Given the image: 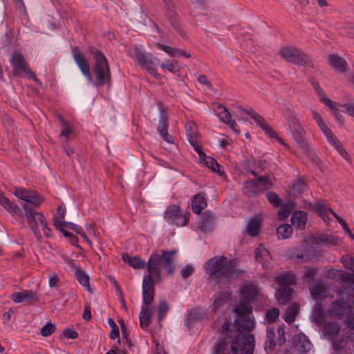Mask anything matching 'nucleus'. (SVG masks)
I'll use <instances>...</instances> for the list:
<instances>
[{
	"instance_id": "f257e3e1",
	"label": "nucleus",
	"mask_w": 354,
	"mask_h": 354,
	"mask_svg": "<svg viewBox=\"0 0 354 354\" xmlns=\"http://www.w3.org/2000/svg\"><path fill=\"white\" fill-rule=\"evenodd\" d=\"M89 52L94 60L92 66L94 77L91 75L90 64L80 49L77 46L72 49L73 57L88 82L95 87H102L111 80V71L107 59L96 47L90 46Z\"/></svg>"
},
{
	"instance_id": "f03ea898",
	"label": "nucleus",
	"mask_w": 354,
	"mask_h": 354,
	"mask_svg": "<svg viewBox=\"0 0 354 354\" xmlns=\"http://www.w3.org/2000/svg\"><path fill=\"white\" fill-rule=\"evenodd\" d=\"M204 268L209 278H215L220 281L239 277L241 274V272L236 269L232 261L224 256L209 259L204 263Z\"/></svg>"
},
{
	"instance_id": "7ed1b4c3",
	"label": "nucleus",
	"mask_w": 354,
	"mask_h": 354,
	"mask_svg": "<svg viewBox=\"0 0 354 354\" xmlns=\"http://www.w3.org/2000/svg\"><path fill=\"white\" fill-rule=\"evenodd\" d=\"M160 255L153 253L147 263L148 274L144 276L142 286V296L147 302H153L154 299V284L160 279Z\"/></svg>"
},
{
	"instance_id": "20e7f679",
	"label": "nucleus",
	"mask_w": 354,
	"mask_h": 354,
	"mask_svg": "<svg viewBox=\"0 0 354 354\" xmlns=\"http://www.w3.org/2000/svg\"><path fill=\"white\" fill-rule=\"evenodd\" d=\"M127 52L136 64L147 70L154 77L157 78L159 77V73L157 72L155 66L159 64L160 60L157 57H153L151 54L146 53L142 46H129Z\"/></svg>"
},
{
	"instance_id": "39448f33",
	"label": "nucleus",
	"mask_w": 354,
	"mask_h": 354,
	"mask_svg": "<svg viewBox=\"0 0 354 354\" xmlns=\"http://www.w3.org/2000/svg\"><path fill=\"white\" fill-rule=\"evenodd\" d=\"M349 309L348 302L343 301L333 303L328 311H324L321 304H317L314 307L313 317L315 322L321 324L326 322L328 316L340 317L344 313H347Z\"/></svg>"
},
{
	"instance_id": "423d86ee",
	"label": "nucleus",
	"mask_w": 354,
	"mask_h": 354,
	"mask_svg": "<svg viewBox=\"0 0 354 354\" xmlns=\"http://www.w3.org/2000/svg\"><path fill=\"white\" fill-rule=\"evenodd\" d=\"M24 209L29 227L35 236L39 239L41 238V230L46 236H49L50 231L47 226L43 214L36 212L32 208H27L26 206H24ZM23 216H24V214Z\"/></svg>"
},
{
	"instance_id": "0eeeda50",
	"label": "nucleus",
	"mask_w": 354,
	"mask_h": 354,
	"mask_svg": "<svg viewBox=\"0 0 354 354\" xmlns=\"http://www.w3.org/2000/svg\"><path fill=\"white\" fill-rule=\"evenodd\" d=\"M254 346L252 335L239 333L231 342V352L232 354H252Z\"/></svg>"
},
{
	"instance_id": "6e6552de",
	"label": "nucleus",
	"mask_w": 354,
	"mask_h": 354,
	"mask_svg": "<svg viewBox=\"0 0 354 354\" xmlns=\"http://www.w3.org/2000/svg\"><path fill=\"white\" fill-rule=\"evenodd\" d=\"M319 245L318 239L310 236L301 245V249L292 248L289 251L288 255L291 259L306 261L313 258L315 249Z\"/></svg>"
},
{
	"instance_id": "1a4fd4ad",
	"label": "nucleus",
	"mask_w": 354,
	"mask_h": 354,
	"mask_svg": "<svg viewBox=\"0 0 354 354\" xmlns=\"http://www.w3.org/2000/svg\"><path fill=\"white\" fill-rule=\"evenodd\" d=\"M279 53L288 62L298 65L313 66L308 56L297 48L283 47L281 48Z\"/></svg>"
},
{
	"instance_id": "9d476101",
	"label": "nucleus",
	"mask_w": 354,
	"mask_h": 354,
	"mask_svg": "<svg viewBox=\"0 0 354 354\" xmlns=\"http://www.w3.org/2000/svg\"><path fill=\"white\" fill-rule=\"evenodd\" d=\"M165 220L176 227L185 226L188 223V216L185 212L179 209L176 205L168 206L164 214Z\"/></svg>"
},
{
	"instance_id": "9b49d317",
	"label": "nucleus",
	"mask_w": 354,
	"mask_h": 354,
	"mask_svg": "<svg viewBox=\"0 0 354 354\" xmlns=\"http://www.w3.org/2000/svg\"><path fill=\"white\" fill-rule=\"evenodd\" d=\"M14 195L34 207H39L44 201L37 192L23 187H16Z\"/></svg>"
},
{
	"instance_id": "f8f14e48",
	"label": "nucleus",
	"mask_w": 354,
	"mask_h": 354,
	"mask_svg": "<svg viewBox=\"0 0 354 354\" xmlns=\"http://www.w3.org/2000/svg\"><path fill=\"white\" fill-rule=\"evenodd\" d=\"M313 86L317 92V94L319 98V100L322 102H323L324 104H326L327 106L330 107L333 110V113L335 116L337 120L339 122L342 123L343 122V117L339 113V112L337 108V104L326 96L325 92L323 91V89L319 86V85L317 83H315L313 84Z\"/></svg>"
},
{
	"instance_id": "ddd939ff",
	"label": "nucleus",
	"mask_w": 354,
	"mask_h": 354,
	"mask_svg": "<svg viewBox=\"0 0 354 354\" xmlns=\"http://www.w3.org/2000/svg\"><path fill=\"white\" fill-rule=\"evenodd\" d=\"M293 348L297 354L308 352L312 348V344L308 337L304 334L295 335L292 338Z\"/></svg>"
},
{
	"instance_id": "4468645a",
	"label": "nucleus",
	"mask_w": 354,
	"mask_h": 354,
	"mask_svg": "<svg viewBox=\"0 0 354 354\" xmlns=\"http://www.w3.org/2000/svg\"><path fill=\"white\" fill-rule=\"evenodd\" d=\"M10 64L13 68L15 75H19L22 73L28 71V65L24 59V56L17 52H15L10 60Z\"/></svg>"
},
{
	"instance_id": "2eb2a0df",
	"label": "nucleus",
	"mask_w": 354,
	"mask_h": 354,
	"mask_svg": "<svg viewBox=\"0 0 354 354\" xmlns=\"http://www.w3.org/2000/svg\"><path fill=\"white\" fill-rule=\"evenodd\" d=\"M10 297L15 303L38 300V295L33 290H25L21 292H14Z\"/></svg>"
},
{
	"instance_id": "dca6fc26",
	"label": "nucleus",
	"mask_w": 354,
	"mask_h": 354,
	"mask_svg": "<svg viewBox=\"0 0 354 354\" xmlns=\"http://www.w3.org/2000/svg\"><path fill=\"white\" fill-rule=\"evenodd\" d=\"M311 114L313 119L315 120L316 123L320 128L321 131L327 138L328 141L330 144H335V137L333 136V133L331 131V130L328 128L326 124L324 122L321 115L314 110H311Z\"/></svg>"
},
{
	"instance_id": "f3484780",
	"label": "nucleus",
	"mask_w": 354,
	"mask_h": 354,
	"mask_svg": "<svg viewBox=\"0 0 354 354\" xmlns=\"http://www.w3.org/2000/svg\"><path fill=\"white\" fill-rule=\"evenodd\" d=\"M289 127L295 141L300 145L303 146L305 142L304 138V131L298 120L293 119L289 124Z\"/></svg>"
},
{
	"instance_id": "a211bd4d",
	"label": "nucleus",
	"mask_w": 354,
	"mask_h": 354,
	"mask_svg": "<svg viewBox=\"0 0 354 354\" xmlns=\"http://www.w3.org/2000/svg\"><path fill=\"white\" fill-rule=\"evenodd\" d=\"M239 109L241 111L249 115L254 120V122L262 129L265 130L267 133H269V131H272V129L266 122L265 119L259 113L255 112L252 109H245L241 106H239Z\"/></svg>"
},
{
	"instance_id": "6ab92c4d",
	"label": "nucleus",
	"mask_w": 354,
	"mask_h": 354,
	"mask_svg": "<svg viewBox=\"0 0 354 354\" xmlns=\"http://www.w3.org/2000/svg\"><path fill=\"white\" fill-rule=\"evenodd\" d=\"M143 303L142 305L141 311L140 313V324L141 327L145 328H147L151 324V319L152 316V312L149 308L148 306L152 302H147L145 301L142 297Z\"/></svg>"
},
{
	"instance_id": "aec40b11",
	"label": "nucleus",
	"mask_w": 354,
	"mask_h": 354,
	"mask_svg": "<svg viewBox=\"0 0 354 354\" xmlns=\"http://www.w3.org/2000/svg\"><path fill=\"white\" fill-rule=\"evenodd\" d=\"M308 221V214L304 211H295L291 216L292 224L298 230H304Z\"/></svg>"
},
{
	"instance_id": "412c9836",
	"label": "nucleus",
	"mask_w": 354,
	"mask_h": 354,
	"mask_svg": "<svg viewBox=\"0 0 354 354\" xmlns=\"http://www.w3.org/2000/svg\"><path fill=\"white\" fill-rule=\"evenodd\" d=\"M256 259L262 264L265 268H268L271 259L269 251L262 245H259L255 250Z\"/></svg>"
},
{
	"instance_id": "4be33fe9",
	"label": "nucleus",
	"mask_w": 354,
	"mask_h": 354,
	"mask_svg": "<svg viewBox=\"0 0 354 354\" xmlns=\"http://www.w3.org/2000/svg\"><path fill=\"white\" fill-rule=\"evenodd\" d=\"M167 118L165 113H162L161 117L158 122V131L162 138L168 143H173L174 140L172 136L167 132Z\"/></svg>"
},
{
	"instance_id": "5701e85b",
	"label": "nucleus",
	"mask_w": 354,
	"mask_h": 354,
	"mask_svg": "<svg viewBox=\"0 0 354 354\" xmlns=\"http://www.w3.org/2000/svg\"><path fill=\"white\" fill-rule=\"evenodd\" d=\"M59 122L61 123V132L59 133V138L64 143H66L69 139V136L73 132V127L66 122L63 116H57Z\"/></svg>"
},
{
	"instance_id": "b1692460",
	"label": "nucleus",
	"mask_w": 354,
	"mask_h": 354,
	"mask_svg": "<svg viewBox=\"0 0 354 354\" xmlns=\"http://www.w3.org/2000/svg\"><path fill=\"white\" fill-rule=\"evenodd\" d=\"M176 251L173 250L171 251L162 250L160 259L162 261L166 270L167 273L172 274L174 271V266L172 263L171 259L176 254Z\"/></svg>"
},
{
	"instance_id": "393cba45",
	"label": "nucleus",
	"mask_w": 354,
	"mask_h": 354,
	"mask_svg": "<svg viewBox=\"0 0 354 354\" xmlns=\"http://www.w3.org/2000/svg\"><path fill=\"white\" fill-rule=\"evenodd\" d=\"M207 206L205 194H198L194 196L192 201V212L196 214H201L202 209Z\"/></svg>"
},
{
	"instance_id": "a878e982",
	"label": "nucleus",
	"mask_w": 354,
	"mask_h": 354,
	"mask_svg": "<svg viewBox=\"0 0 354 354\" xmlns=\"http://www.w3.org/2000/svg\"><path fill=\"white\" fill-rule=\"evenodd\" d=\"M294 290L290 287H281L276 290L275 297L280 304L287 303L291 298Z\"/></svg>"
},
{
	"instance_id": "bb28decb",
	"label": "nucleus",
	"mask_w": 354,
	"mask_h": 354,
	"mask_svg": "<svg viewBox=\"0 0 354 354\" xmlns=\"http://www.w3.org/2000/svg\"><path fill=\"white\" fill-rule=\"evenodd\" d=\"M297 280V279L296 276L290 272L279 274L275 277V281L279 286H286L289 285H294L296 283Z\"/></svg>"
},
{
	"instance_id": "cd10ccee",
	"label": "nucleus",
	"mask_w": 354,
	"mask_h": 354,
	"mask_svg": "<svg viewBox=\"0 0 354 354\" xmlns=\"http://www.w3.org/2000/svg\"><path fill=\"white\" fill-rule=\"evenodd\" d=\"M214 226V216L211 213L205 212L198 228L204 232L212 230Z\"/></svg>"
},
{
	"instance_id": "c85d7f7f",
	"label": "nucleus",
	"mask_w": 354,
	"mask_h": 354,
	"mask_svg": "<svg viewBox=\"0 0 354 354\" xmlns=\"http://www.w3.org/2000/svg\"><path fill=\"white\" fill-rule=\"evenodd\" d=\"M240 291L242 299L249 302L256 297L258 292L256 287L252 284L243 286Z\"/></svg>"
},
{
	"instance_id": "c756f323",
	"label": "nucleus",
	"mask_w": 354,
	"mask_h": 354,
	"mask_svg": "<svg viewBox=\"0 0 354 354\" xmlns=\"http://www.w3.org/2000/svg\"><path fill=\"white\" fill-rule=\"evenodd\" d=\"M340 326L335 322H326L324 326V333L328 339L337 336L340 331Z\"/></svg>"
},
{
	"instance_id": "7c9ffc66",
	"label": "nucleus",
	"mask_w": 354,
	"mask_h": 354,
	"mask_svg": "<svg viewBox=\"0 0 354 354\" xmlns=\"http://www.w3.org/2000/svg\"><path fill=\"white\" fill-rule=\"evenodd\" d=\"M310 292L312 297L315 299H322L326 297V289L320 282L314 283L310 288Z\"/></svg>"
},
{
	"instance_id": "2f4dec72",
	"label": "nucleus",
	"mask_w": 354,
	"mask_h": 354,
	"mask_svg": "<svg viewBox=\"0 0 354 354\" xmlns=\"http://www.w3.org/2000/svg\"><path fill=\"white\" fill-rule=\"evenodd\" d=\"M213 106L214 112L221 121L225 122L230 119L231 115L225 106L219 103H213Z\"/></svg>"
},
{
	"instance_id": "473e14b6",
	"label": "nucleus",
	"mask_w": 354,
	"mask_h": 354,
	"mask_svg": "<svg viewBox=\"0 0 354 354\" xmlns=\"http://www.w3.org/2000/svg\"><path fill=\"white\" fill-rule=\"evenodd\" d=\"M122 260L130 266L136 269H141L145 267L146 263L138 257H129L128 254H123Z\"/></svg>"
},
{
	"instance_id": "72a5a7b5",
	"label": "nucleus",
	"mask_w": 354,
	"mask_h": 354,
	"mask_svg": "<svg viewBox=\"0 0 354 354\" xmlns=\"http://www.w3.org/2000/svg\"><path fill=\"white\" fill-rule=\"evenodd\" d=\"M185 127L189 142L194 145L198 135L196 125L192 121H188L185 123Z\"/></svg>"
},
{
	"instance_id": "f704fd0d",
	"label": "nucleus",
	"mask_w": 354,
	"mask_h": 354,
	"mask_svg": "<svg viewBox=\"0 0 354 354\" xmlns=\"http://www.w3.org/2000/svg\"><path fill=\"white\" fill-rule=\"evenodd\" d=\"M235 313L240 317V318L250 316L252 311V307L249 301H243L241 302L238 306L234 309Z\"/></svg>"
},
{
	"instance_id": "c9c22d12",
	"label": "nucleus",
	"mask_w": 354,
	"mask_h": 354,
	"mask_svg": "<svg viewBox=\"0 0 354 354\" xmlns=\"http://www.w3.org/2000/svg\"><path fill=\"white\" fill-rule=\"evenodd\" d=\"M243 192L248 196H256L261 193L257 180H248L243 186Z\"/></svg>"
},
{
	"instance_id": "e433bc0d",
	"label": "nucleus",
	"mask_w": 354,
	"mask_h": 354,
	"mask_svg": "<svg viewBox=\"0 0 354 354\" xmlns=\"http://www.w3.org/2000/svg\"><path fill=\"white\" fill-rule=\"evenodd\" d=\"M299 306L297 304H292L285 312L283 319L288 324L293 322L299 313Z\"/></svg>"
},
{
	"instance_id": "4c0bfd02",
	"label": "nucleus",
	"mask_w": 354,
	"mask_h": 354,
	"mask_svg": "<svg viewBox=\"0 0 354 354\" xmlns=\"http://www.w3.org/2000/svg\"><path fill=\"white\" fill-rule=\"evenodd\" d=\"M0 205L8 212L14 214L20 211L19 207L12 204L10 200L6 198L3 193L0 192Z\"/></svg>"
},
{
	"instance_id": "58836bf2",
	"label": "nucleus",
	"mask_w": 354,
	"mask_h": 354,
	"mask_svg": "<svg viewBox=\"0 0 354 354\" xmlns=\"http://www.w3.org/2000/svg\"><path fill=\"white\" fill-rule=\"evenodd\" d=\"M75 270V277L79 281V283L84 286L86 290H90V286H89V277L86 274L85 272H84L82 269H80L77 266H74Z\"/></svg>"
},
{
	"instance_id": "ea45409f",
	"label": "nucleus",
	"mask_w": 354,
	"mask_h": 354,
	"mask_svg": "<svg viewBox=\"0 0 354 354\" xmlns=\"http://www.w3.org/2000/svg\"><path fill=\"white\" fill-rule=\"evenodd\" d=\"M330 64L336 71L344 72L346 70V64L342 57L337 55H331L329 57Z\"/></svg>"
},
{
	"instance_id": "a19ab883",
	"label": "nucleus",
	"mask_w": 354,
	"mask_h": 354,
	"mask_svg": "<svg viewBox=\"0 0 354 354\" xmlns=\"http://www.w3.org/2000/svg\"><path fill=\"white\" fill-rule=\"evenodd\" d=\"M261 220L258 216L253 218L247 226V233L252 236H256L259 234Z\"/></svg>"
},
{
	"instance_id": "79ce46f5",
	"label": "nucleus",
	"mask_w": 354,
	"mask_h": 354,
	"mask_svg": "<svg viewBox=\"0 0 354 354\" xmlns=\"http://www.w3.org/2000/svg\"><path fill=\"white\" fill-rule=\"evenodd\" d=\"M292 228L290 225L283 224L278 227L277 234L279 239H286L291 236Z\"/></svg>"
},
{
	"instance_id": "37998d69",
	"label": "nucleus",
	"mask_w": 354,
	"mask_h": 354,
	"mask_svg": "<svg viewBox=\"0 0 354 354\" xmlns=\"http://www.w3.org/2000/svg\"><path fill=\"white\" fill-rule=\"evenodd\" d=\"M201 161H203L212 171L218 172L220 175H223L224 173L220 170L219 165L213 158L209 156H204L203 158H201Z\"/></svg>"
},
{
	"instance_id": "c03bdc74",
	"label": "nucleus",
	"mask_w": 354,
	"mask_h": 354,
	"mask_svg": "<svg viewBox=\"0 0 354 354\" xmlns=\"http://www.w3.org/2000/svg\"><path fill=\"white\" fill-rule=\"evenodd\" d=\"M239 325L243 330L251 331L254 326V319L251 315L240 318Z\"/></svg>"
},
{
	"instance_id": "a18cd8bd",
	"label": "nucleus",
	"mask_w": 354,
	"mask_h": 354,
	"mask_svg": "<svg viewBox=\"0 0 354 354\" xmlns=\"http://www.w3.org/2000/svg\"><path fill=\"white\" fill-rule=\"evenodd\" d=\"M306 188V185L301 180H297L292 185L290 189L291 194L297 196L301 194Z\"/></svg>"
},
{
	"instance_id": "49530a36",
	"label": "nucleus",
	"mask_w": 354,
	"mask_h": 354,
	"mask_svg": "<svg viewBox=\"0 0 354 354\" xmlns=\"http://www.w3.org/2000/svg\"><path fill=\"white\" fill-rule=\"evenodd\" d=\"M279 316V310L277 308H273L267 310L265 319L269 323L272 324L276 322Z\"/></svg>"
},
{
	"instance_id": "de8ad7c7",
	"label": "nucleus",
	"mask_w": 354,
	"mask_h": 354,
	"mask_svg": "<svg viewBox=\"0 0 354 354\" xmlns=\"http://www.w3.org/2000/svg\"><path fill=\"white\" fill-rule=\"evenodd\" d=\"M257 182L259 185L261 193L271 189L273 186V183L270 179L268 178L267 177H259L257 179Z\"/></svg>"
},
{
	"instance_id": "09e8293b",
	"label": "nucleus",
	"mask_w": 354,
	"mask_h": 354,
	"mask_svg": "<svg viewBox=\"0 0 354 354\" xmlns=\"http://www.w3.org/2000/svg\"><path fill=\"white\" fill-rule=\"evenodd\" d=\"M177 61L176 60H166L165 62L158 64L163 69H167L168 71L175 74L178 70L176 69Z\"/></svg>"
},
{
	"instance_id": "8fccbe9b",
	"label": "nucleus",
	"mask_w": 354,
	"mask_h": 354,
	"mask_svg": "<svg viewBox=\"0 0 354 354\" xmlns=\"http://www.w3.org/2000/svg\"><path fill=\"white\" fill-rule=\"evenodd\" d=\"M230 299V295L223 294L217 297L213 303L212 308L216 310L220 308L224 304H225Z\"/></svg>"
},
{
	"instance_id": "3c124183",
	"label": "nucleus",
	"mask_w": 354,
	"mask_h": 354,
	"mask_svg": "<svg viewBox=\"0 0 354 354\" xmlns=\"http://www.w3.org/2000/svg\"><path fill=\"white\" fill-rule=\"evenodd\" d=\"M108 324L111 327V333L109 335V337L111 339H115L119 337V328L114 322V320L111 318L108 319Z\"/></svg>"
},
{
	"instance_id": "603ef678",
	"label": "nucleus",
	"mask_w": 354,
	"mask_h": 354,
	"mask_svg": "<svg viewBox=\"0 0 354 354\" xmlns=\"http://www.w3.org/2000/svg\"><path fill=\"white\" fill-rule=\"evenodd\" d=\"M341 262L344 267L354 272V258L350 255L343 256Z\"/></svg>"
},
{
	"instance_id": "864d4df0",
	"label": "nucleus",
	"mask_w": 354,
	"mask_h": 354,
	"mask_svg": "<svg viewBox=\"0 0 354 354\" xmlns=\"http://www.w3.org/2000/svg\"><path fill=\"white\" fill-rule=\"evenodd\" d=\"M55 330V326L51 323H47L41 328L40 334L43 337H48L51 335Z\"/></svg>"
},
{
	"instance_id": "5fc2aeb1",
	"label": "nucleus",
	"mask_w": 354,
	"mask_h": 354,
	"mask_svg": "<svg viewBox=\"0 0 354 354\" xmlns=\"http://www.w3.org/2000/svg\"><path fill=\"white\" fill-rule=\"evenodd\" d=\"M315 209L317 213L322 217L323 219L326 220L328 218V214L330 212L325 205L322 203H316L315 205Z\"/></svg>"
},
{
	"instance_id": "6e6d98bb",
	"label": "nucleus",
	"mask_w": 354,
	"mask_h": 354,
	"mask_svg": "<svg viewBox=\"0 0 354 354\" xmlns=\"http://www.w3.org/2000/svg\"><path fill=\"white\" fill-rule=\"evenodd\" d=\"M169 310L168 304L165 301H160L158 306V320L161 321Z\"/></svg>"
},
{
	"instance_id": "4d7b16f0",
	"label": "nucleus",
	"mask_w": 354,
	"mask_h": 354,
	"mask_svg": "<svg viewBox=\"0 0 354 354\" xmlns=\"http://www.w3.org/2000/svg\"><path fill=\"white\" fill-rule=\"evenodd\" d=\"M267 198L269 202L275 207H279L281 205V201L279 196L274 192H268L267 194Z\"/></svg>"
},
{
	"instance_id": "13d9d810",
	"label": "nucleus",
	"mask_w": 354,
	"mask_h": 354,
	"mask_svg": "<svg viewBox=\"0 0 354 354\" xmlns=\"http://www.w3.org/2000/svg\"><path fill=\"white\" fill-rule=\"evenodd\" d=\"M344 340H335L333 342V347L336 351L335 354H344Z\"/></svg>"
},
{
	"instance_id": "bf43d9fd",
	"label": "nucleus",
	"mask_w": 354,
	"mask_h": 354,
	"mask_svg": "<svg viewBox=\"0 0 354 354\" xmlns=\"http://www.w3.org/2000/svg\"><path fill=\"white\" fill-rule=\"evenodd\" d=\"M157 46L159 49L165 52L167 54H168L171 57H174L176 55H175V50H176L175 48H173L170 46L162 44H158Z\"/></svg>"
},
{
	"instance_id": "052dcab7",
	"label": "nucleus",
	"mask_w": 354,
	"mask_h": 354,
	"mask_svg": "<svg viewBox=\"0 0 354 354\" xmlns=\"http://www.w3.org/2000/svg\"><path fill=\"white\" fill-rule=\"evenodd\" d=\"M317 272V270L313 268H306L304 271V277L307 279L313 278Z\"/></svg>"
},
{
	"instance_id": "680f3d73",
	"label": "nucleus",
	"mask_w": 354,
	"mask_h": 354,
	"mask_svg": "<svg viewBox=\"0 0 354 354\" xmlns=\"http://www.w3.org/2000/svg\"><path fill=\"white\" fill-rule=\"evenodd\" d=\"M227 347V344L224 341H219L215 346L216 354H223Z\"/></svg>"
},
{
	"instance_id": "e2e57ef3",
	"label": "nucleus",
	"mask_w": 354,
	"mask_h": 354,
	"mask_svg": "<svg viewBox=\"0 0 354 354\" xmlns=\"http://www.w3.org/2000/svg\"><path fill=\"white\" fill-rule=\"evenodd\" d=\"M289 207L288 206L281 207L278 212V215L280 219L283 220L288 218L289 215Z\"/></svg>"
},
{
	"instance_id": "0e129e2a",
	"label": "nucleus",
	"mask_w": 354,
	"mask_h": 354,
	"mask_svg": "<svg viewBox=\"0 0 354 354\" xmlns=\"http://www.w3.org/2000/svg\"><path fill=\"white\" fill-rule=\"evenodd\" d=\"M335 147L337 151L340 153V155L344 158L347 159L348 157V153L346 150H344L340 145L339 141L336 139L335 144H331Z\"/></svg>"
},
{
	"instance_id": "69168bd1",
	"label": "nucleus",
	"mask_w": 354,
	"mask_h": 354,
	"mask_svg": "<svg viewBox=\"0 0 354 354\" xmlns=\"http://www.w3.org/2000/svg\"><path fill=\"white\" fill-rule=\"evenodd\" d=\"M59 279L56 273H52L48 277V285L50 288H53L58 283Z\"/></svg>"
},
{
	"instance_id": "338daca9",
	"label": "nucleus",
	"mask_w": 354,
	"mask_h": 354,
	"mask_svg": "<svg viewBox=\"0 0 354 354\" xmlns=\"http://www.w3.org/2000/svg\"><path fill=\"white\" fill-rule=\"evenodd\" d=\"M194 268L191 266H186L181 270V275L183 278H187L193 273Z\"/></svg>"
},
{
	"instance_id": "774afa93",
	"label": "nucleus",
	"mask_w": 354,
	"mask_h": 354,
	"mask_svg": "<svg viewBox=\"0 0 354 354\" xmlns=\"http://www.w3.org/2000/svg\"><path fill=\"white\" fill-rule=\"evenodd\" d=\"M64 335L66 338L76 339L78 337V333L73 329H66L64 332Z\"/></svg>"
}]
</instances>
